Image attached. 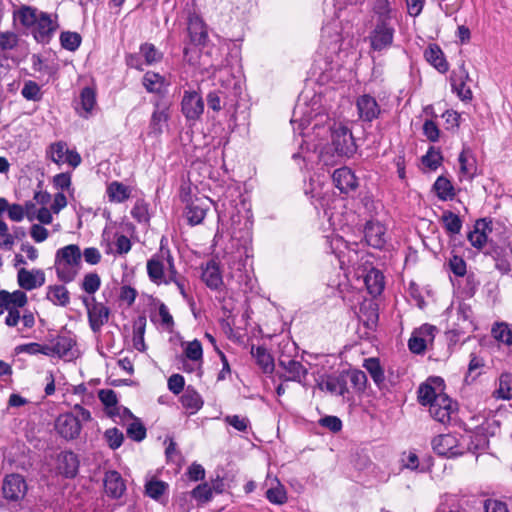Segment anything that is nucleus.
Wrapping results in <instances>:
<instances>
[{
	"instance_id": "nucleus-44",
	"label": "nucleus",
	"mask_w": 512,
	"mask_h": 512,
	"mask_svg": "<svg viewBox=\"0 0 512 512\" xmlns=\"http://www.w3.org/2000/svg\"><path fill=\"white\" fill-rule=\"evenodd\" d=\"M441 222L443 223V226L448 234L455 235L460 233L462 228V220L452 211H444L441 216Z\"/></svg>"
},
{
	"instance_id": "nucleus-1",
	"label": "nucleus",
	"mask_w": 512,
	"mask_h": 512,
	"mask_svg": "<svg viewBox=\"0 0 512 512\" xmlns=\"http://www.w3.org/2000/svg\"><path fill=\"white\" fill-rule=\"evenodd\" d=\"M13 17L16 23L42 44L49 43L58 28L56 18L53 19L50 14L31 6H21L14 11Z\"/></svg>"
},
{
	"instance_id": "nucleus-7",
	"label": "nucleus",
	"mask_w": 512,
	"mask_h": 512,
	"mask_svg": "<svg viewBox=\"0 0 512 512\" xmlns=\"http://www.w3.org/2000/svg\"><path fill=\"white\" fill-rule=\"evenodd\" d=\"M331 130V147L337 157H351L357 150V146L350 129L339 123L329 126Z\"/></svg>"
},
{
	"instance_id": "nucleus-2",
	"label": "nucleus",
	"mask_w": 512,
	"mask_h": 512,
	"mask_svg": "<svg viewBox=\"0 0 512 512\" xmlns=\"http://www.w3.org/2000/svg\"><path fill=\"white\" fill-rule=\"evenodd\" d=\"M328 120V114L321 110L319 96H313L309 103L307 97L300 96L293 110L291 124L294 132L298 131L299 135L306 136L308 133L305 131L309 127L315 132L321 129Z\"/></svg>"
},
{
	"instance_id": "nucleus-33",
	"label": "nucleus",
	"mask_w": 512,
	"mask_h": 512,
	"mask_svg": "<svg viewBox=\"0 0 512 512\" xmlns=\"http://www.w3.org/2000/svg\"><path fill=\"white\" fill-rule=\"evenodd\" d=\"M364 282L369 294L374 297L380 295L385 287L383 273L375 268L368 271L364 278Z\"/></svg>"
},
{
	"instance_id": "nucleus-10",
	"label": "nucleus",
	"mask_w": 512,
	"mask_h": 512,
	"mask_svg": "<svg viewBox=\"0 0 512 512\" xmlns=\"http://www.w3.org/2000/svg\"><path fill=\"white\" fill-rule=\"evenodd\" d=\"M82 303L86 308L88 323L94 333H99L102 327L108 322L110 309L101 302L96 301L94 296L82 297Z\"/></svg>"
},
{
	"instance_id": "nucleus-52",
	"label": "nucleus",
	"mask_w": 512,
	"mask_h": 512,
	"mask_svg": "<svg viewBox=\"0 0 512 512\" xmlns=\"http://www.w3.org/2000/svg\"><path fill=\"white\" fill-rule=\"evenodd\" d=\"M190 494L198 503L203 504L211 500L212 488L208 483H202L197 485Z\"/></svg>"
},
{
	"instance_id": "nucleus-11",
	"label": "nucleus",
	"mask_w": 512,
	"mask_h": 512,
	"mask_svg": "<svg viewBox=\"0 0 512 512\" xmlns=\"http://www.w3.org/2000/svg\"><path fill=\"white\" fill-rule=\"evenodd\" d=\"M444 388L445 383L441 377H429L418 388V402L423 406H429L440 396H447L444 393Z\"/></svg>"
},
{
	"instance_id": "nucleus-39",
	"label": "nucleus",
	"mask_w": 512,
	"mask_h": 512,
	"mask_svg": "<svg viewBox=\"0 0 512 512\" xmlns=\"http://www.w3.org/2000/svg\"><path fill=\"white\" fill-rule=\"evenodd\" d=\"M363 367L370 374L374 383L381 388L385 381L384 370L378 358H368L364 360Z\"/></svg>"
},
{
	"instance_id": "nucleus-21",
	"label": "nucleus",
	"mask_w": 512,
	"mask_h": 512,
	"mask_svg": "<svg viewBox=\"0 0 512 512\" xmlns=\"http://www.w3.org/2000/svg\"><path fill=\"white\" fill-rule=\"evenodd\" d=\"M366 243L376 249L384 248L386 239V227L379 221H368L364 227Z\"/></svg>"
},
{
	"instance_id": "nucleus-48",
	"label": "nucleus",
	"mask_w": 512,
	"mask_h": 512,
	"mask_svg": "<svg viewBox=\"0 0 512 512\" xmlns=\"http://www.w3.org/2000/svg\"><path fill=\"white\" fill-rule=\"evenodd\" d=\"M360 319L369 329L375 327L378 321L377 306L372 303H370L368 306H362L360 308Z\"/></svg>"
},
{
	"instance_id": "nucleus-56",
	"label": "nucleus",
	"mask_w": 512,
	"mask_h": 512,
	"mask_svg": "<svg viewBox=\"0 0 512 512\" xmlns=\"http://www.w3.org/2000/svg\"><path fill=\"white\" fill-rule=\"evenodd\" d=\"M185 356L191 361H202L203 349L201 342L197 339L188 342L184 349Z\"/></svg>"
},
{
	"instance_id": "nucleus-6",
	"label": "nucleus",
	"mask_w": 512,
	"mask_h": 512,
	"mask_svg": "<svg viewBox=\"0 0 512 512\" xmlns=\"http://www.w3.org/2000/svg\"><path fill=\"white\" fill-rule=\"evenodd\" d=\"M326 245L337 257L342 269L359 266L363 253L358 249L357 243H350L342 236L332 233L326 236Z\"/></svg>"
},
{
	"instance_id": "nucleus-54",
	"label": "nucleus",
	"mask_w": 512,
	"mask_h": 512,
	"mask_svg": "<svg viewBox=\"0 0 512 512\" xmlns=\"http://www.w3.org/2000/svg\"><path fill=\"white\" fill-rule=\"evenodd\" d=\"M101 285V279L97 273H88L84 276L81 288L88 294L96 293Z\"/></svg>"
},
{
	"instance_id": "nucleus-28",
	"label": "nucleus",
	"mask_w": 512,
	"mask_h": 512,
	"mask_svg": "<svg viewBox=\"0 0 512 512\" xmlns=\"http://www.w3.org/2000/svg\"><path fill=\"white\" fill-rule=\"evenodd\" d=\"M322 47L327 48V53H338L341 45V35L339 34L336 25L327 24L322 28L321 36Z\"/></svg>"
},
{
	"instance_id": "nucleus-53",
	"label": "nucleus",
	"mask_w": 512,
	"mask_h": 512,
	"mask_svg": "<svg viewBox=\"0 0 512 512\" xmlns=\"http://www.w3.org/2000/svg\"><path fill=\"white\" fill-rule=\"evenodd\" d=\"M104 439L112 450H116L122 445L124 435L118 428L114 427L104 432Z\"/></svg>"
},
{
	"instance_id": "nucleus-59",
	"label": "nucleus",
	"mask_w": 512,
	"mask_h": 512,
	"mask_svg": "<svg viewBox=\"0 0 512 512\" xmlns=\"http://www.w3.org/2000/svg\"><path fill=\"white\" fill-rule=\"evenodd\" d=\"M424 58L430 64H443L445 61L442 50L435 44L429 45L424 51Z\"/></svg>"
},
{
	"instance_id": "nucleus-62",
	"label": "nucleus",
	"mask_w": 512,
	"mask_h": 512,
	"mask_svg": "<svg viewBox=\"0 0 512 512\" xmlns=\"http://www.w3.org/2000/svg\"><path fill=\"white\" fill-rule=\"evenodd\" d=\"M224 420L239 432H247L250 425V421L247 417H241L239 415H228Z\"/></svg>"
},
{
	"instance_id": "nucleus-17",
	"label": "nucleus",
	"mask_w": 512,
	"mask_h": 512,
	"mask_svg": "<svg viewBox=\"0 0 512 512\" xmlns=\"http://www.w3.org/2000/svg\"><path fill=\"white\" fill-rule=\"evenodd\" d=\"M358 117L363 122H369L379 118L381 107L376 98L370 94H362L356 99Z\"/></svg>"
},
{
	"instance_id": "nucleus-15",
	"label": "nucleus",
	"mask_w": 512,
	"mask_h": 512,
	"mask_svg": "<svg viewBox=\"0 0 512 512\" xmlns=\"http://www.w3.org/2000/svg\"><path fill=\"white\" fill-rule=\"evenodd\" d=\"M55 429L61 437L72 440L80 435L82 425L79 418L73 413H64L57 417Z\"/></svg>"
},
{
	"instance_id": "nucleus-45",
	"label": "nucleus",
	"mask_w": 512,
	"mask_h": 512,
	"mask_svg": "<svg viewBox=\"0 0 512 512\" xmlns=\"http://www.w3.org/2000/svg\"><path fill=\"white\" fill-rule=\"evenodd\" d=\"M56 356L68 357L72 356L71 350L75 346V341L70 336H58L54 342Z\"/></svg>"
},
{
	"instance_id": "nucleus-32",
	"label": "nucleus",
	"mask_w": 512,
	"mask_h": 512,
	"mask_svg": "<svg viewBox=\"0 0 512 512\" xmlns=\"http://www.w3.org/2000/svg\"><path fill=\"white\" fill-rule=\"evenodd\" d=\"M143 85L148 92L162 95L166 91L168 82L159 73L148 71L143 77Z\"/></svg>"
},
{
	"instance_id": "nucleus-36",
	"label": "nucleus",
	"mask_w": 512,
	"mask_h": 512,
	"mask_svg": "<svg viewBox=\"0 0 512 512\" xmlns=\"http://www.w3.org/2000/svg\"><path fill=\"white\" fill-rule=\"evenodd\" d=\"M46 297L54 305L65 307L70 302V293L63 285H53L47 288Z\"/></svg>"
},
{
	"instance_id": "nucleus-8",
	"label": "nucleus",
	"mask_w": 512,
	"mask_h": 512,
	"mask_svg": "<svg viewBox=\"0 0 512 512\" xmlns=\"http://www.w3.org/2000/svg\"><path fill=\"white\" fill-rule=\"evenodd\" d=\"M208 40V31L203 19L195 12H189L187 16L186 38L184 40V55L189 52L188 45L199 47L205 45Z\"/></svg>"
},
{
	"instance_id": "nucleus-18",
	"label": "nucleus",
	"mask_w": 512,
	"mask_h": 512,
	"mask_svg": "<svg viewBox=\"0 0 512 512\" xmlns=\"http://www.w3.org/2000/svg\"><path fill=\"white\" fill-rule=\"evenodd\" d=\"M181 110L187 120L200 119L204 112L203 98L196 91H185L181 101Z\"/></svg>"
},
{
	"instance_id": "nucleus-5",
	"label": "nucleus",
	"mask_w": 512,
	"mask_h": 512,
	"mask_svg": "<svg viewBox=\"0 0 512 512\" xmlns=\"http://www.w3.org/2000/svg\"><path fill=\"white\" fill-rule=\"evenodd\" d=\"M82 254L76 244L64 246L56 251L54 267L57 277L64 283L72 282L81 268Z\"/></svg>"
},
{
	"instance_id": "nucleus-40",
	"label": "nucleus",
	"mask_w": 512,
	"mask_h": 512,
	"mask_svg": "<svg viewBox=\"0 0 512 512\" xmlns=\"http://www.w3.org/2000/svg\"><path fill=\"white\" fill-rule=\"evenodd\" d=\"M433 188L437 197L442 201L452 200L455 196L451 181L444 176H439L436 179Z\"/></svg>"
},
{
	"instance_id": "nucleus-55",
	"label": "nucleus",
	"mask_w": 512,
	"mask_h": 512,
	"mask_svg": "<svg viewBox=\"0 0 512 512\" xmlns=\"http://www.w3.org/2000/svg\"><path fill=\"white\" fill-rule=\"evenodd\" d=\"M21 94L25 99L32 101H39L42 97L39 85L31 80L24 83Z\"/></svg>"
},
{
	"instance_id": "nucleus-58",
	"label": "nucleus",
	"mask_w": 512,
	"mask_h": 512,
	"mask_svg": "<svg viewBox=\"0 0 512 512\" xmlns=\"http://www.w3.org/2000/svg\"><path fill=\"white\" fill-rule=\"evenodd\" d=\"M126 432H127V436L136 442H141L146 437V428L138 420H135L134 422H132L127 427Z\"/></svg>"
},
{
	"instance_id": "nucleus-38",
	"label": "nucleus",
	"mask_w": 512,
	"mask_h": 512,
	"mask_svg": "<svg viewBox=\"0 0 512 512\" xmlns=\"http://www.w3.org/2000/svg\"><path fill=\"white\" fill-rule=\"evenodd\" d=\"M107 195L111 202L122 203L129 199L131 190L123 183L113 181L107 186Z\"/></svg>"
},
{
	"instance_id": "nucleus-41",
	"label": "nucleus",
	"mask_w": 512,
	"mask_h": 512,
	"mask_svg": "<svg viewBox=\"0 0 512 512\" xmlns=\"http://www.w3.org/2000/svg\"><path fill=\"white\" fill-rule=\"evenodd\" d=\"M206 101L208 109L214 112H219L223 108L232 106V104L228 102L226 92L220 89L209 92Z\"/></svg>"
},
{
	"instance_id": "nucleus-51",
	"label": "nucleus",
	"mask_w": 512,
	"mask_h": 512,
	"mask_svg": "<svg viewBox=\"0 0 512 512\" xmlns=\"http://www.w3.org/2000/svg\"><path fill=\"white\" fill-rule=\"evenodd\" d=\"M82 38L77 32H62L60 35V42L63 48L74 51L81 44Z\"/></svg>"
},
{
	"instance_id": "nucleus-57",
	"label": "nucleus",
	"mask_w": 512,
	"mask_h": 512,
	"mask_svg": "<svg viewBox=\"0 0 512 512\" xmlns=\"http://www.w3.org/2000/svg\"><path fill=\"white\" fill-rule=\"evenodd\" d=\"M483 367L484 360L478 355L471 353L466 380L468 377H471L472 380H475L481 374V369Z\"/></svg>"
},
{
	"instance_id": "nucleus-13",
	"label": "nucleus",
	"mask_w": 512,
	"mask_h": 512,
	"mask_svg": "<svg viewBox=\"0 0 512 512\" xmlns=\"http://www.w3.org/2000/svg\"><path fill=\"white\" fill-rule=\"evenodd\" d=\"M3 497L8 501H18L27 492V484L24 477L17 473L6 475L2 485Z\"/></svg>"
},
{
	"instance_id": "nucleus-26",
	"label": "nucleus",
	"mask_w": 512,
	"mask_h": 512,
	"mask_svg": "<svg viewBox=\"0 0 512 512\" xmlns=\"http://www.w3.org/2000/svg\"><path fill=\"white\" fill-rule=\"evenodd\" d=\"M104 489L106 494L114 499H118L123 495L126 487L119 472L111 470L105 473Z\"/></svg>"
},
{
	"instance_id": "nucleus-12",
	"label": "nucleus",
	"mask_w": 512,
	"mask_h": 512,
	"mask_svg": "<svg viewBox=\"0 0 512 512\" xmlns=\"http://www.w3.org/2000/svg\"><path fill=\"white\" fill-rule=\"evenodd\" d=\"M47 157L56 164L68 163L73 168L81 163V157L75 150H69L64 141L52 143L47 149Z\"/></svg>"
},
{
	"instance_id": "nucleus-46",
	"label": "nucleus",
	"mask_w": 512,
	"mask_h": 512,
	"mask_svg": "<svg viewBox=\"0 0 512 512\" xmlns=\"http://www.w3.org/2000/svg\"><path fill=\"white\" fill-rule=\"evenodd\" d=\"M491 332L496 340L503 342L508 346L512 345V330L509 328L507 323H495Z\"/></svg>"
},
{
	"instance_id": "nucleus-20",
	"label": "nucleus",
	"mask_w": 512,
	"mask_h": 512,
	"mask_svg": "<svg viewBox=\"0 0 512 512\" xmlns=\"http://www.w3.org/2000/svg\"><path fill=\"white\" fill-rule=\"evenodd\" d=\"M278 365L288 374L279 375V378L285 381L301 383L308 373L307 369L302 365L300 361L294 358H288L284 355H279Z\"/></svg>"
},
{
	"instance_id": "nucleus-37",
	"label": "nucleus",
	"mask_w": 512,
	"mask_h": 512,
	"mask_svg": "<svg viewBox=\"0 0 512 512\" xmlns=\"http://www.w3.org/2000/svg\"><path fill=\"white\" fill-rule=\"evenodd\" d=\"M251 353L264 373L271 374L274 371L275 365L273 357L265 347L258 346L256 349L252 348Z\"/></svg>"
},
{
	"instance_id": "nucleus-19",
	"label": "nucleus",
	"mask_w": 512,
	"mask_h": 512,
	"mask_svg": "<svg viewBox=\"0 0 512 512\" xmlns=\"http://www.w3.org/2000/svg\"><path fill=\"white\" fill-rule=\"evenodd\" d=\"M169 105L166 102L161 100H156L154 102V111L150 118V123L148 126V135L153 137L160 136L164 127L167 125L169 120Z\"/></svg>"
},
{
	"instance_id": "nucleus-4",
	"label": "nucleus",
	"mask_w": 512,
	"mask_h": 512,
	"mask_svg": "<svg viewBox=\"0 0 512 512\" xmlns=\"http://www.w3.org/2000/svg\"><path fill=\"white\" fill-rule=\"evenodd\" d=\"M147 275L150 281L156 285H167V278L178 272L175 260L169 248L161 241L160 249L147 261Z\"/></svg>"
},
{
	"instance_id": "nucleus-43",
	"label": "nucleus",
	"mask_w": 512,
	"mask_h": 512,
	"mask_svg": "<svg viewBox=\"0 0 512 512\" xmlns=\"http://www.w3.org/2000/svg\"><path fill=\"white\" fill-rule=\"evenodd\" d=\"M207 209L203 207L198 202H191L186 206L185 209V216L187 218V221L190 225H198L200 224L205 216H206Z\"/></svg>"
},
{
	"instance_id": "nucleus-34",
	"label": "nucleus",
	"mask_w": 512,
	"mask_h": 512,
	"mask_svg": "<svg viewBox=\"0 0 512 512\" xmlns=\"http://www.w3.org/2000/svg\"><path fill=\"white\" fill-rule=\"evenodd\" d=\"M493 398L497 400L512 399V374L502 373L498 378L497 388L492 393Z\"/></svg>"
},
{
	"instance_id": "nucleus-16",
	"label": "nucleus",
	"mask_w": 512,
	"mask_h": 512,
	"mask_svg": "<svg viewBox=\"0 0 512 512\" xmlns=\"http://www.w3.org/2000/svg\"><path fill=\"white\" fill-rule=\"evenodd\" d=\"M471 81L472 80L468 71L465 69V66H457L452 70L450 75L451 88L462 101H468L472 98L471 89L467 85V82Z\"/></svg>"
},
{
	"instance_id": "nucleus-31",
	"label": "nucleus",
	"mask_w": 512,
	"mask_h": 512,
	"mask_svg": "<svg viewBox=\"0 0 512 512\" xmlns=\"http://www.w3.org/2000/svg\"><path fill=\"white\" fill-rule=\"evenodd\" d=\"M180 402L189 415L197 413L204 404L201 395L192 386L184 390Z\"/></svg>"
},
{
	"instance_id": "nucleus-24",
	"label": "nucleus",
	"mask_w": 512,
	"mask_h": 512,
	"mask_svg": "<svg viewBox=\"0 0 512 512\" xmlns=\"http://www.w3.org/2000/svg\"><path fill=\"white\" fill-rule=\"evenodd\" d=\"M334 185L342 192L348 193L358 186L357 178L348 167L336 169L332 174Z\"/></svg>"
},
{
	"instance_id": "nucleus-3",
	"label": "nucleus",
	"mask_w": 512,
	"mask_h": 512,
	"mask_svg": "<svg viewBox=\"0 0 512 512\" xmlns=\"http://www.w3.org/2000/svg\"><path fill=\"white\" fill-rule=\"evenodd\" d=\"M251 252V248L244 246L242 249L228 254L225 258L230 278L239 285L244 293L252 292L257 282L250 262Z\"/></svg>"
},
{
	"instance_id": "nucleus-22",
	"label": "nucleus",
	"mask_w": 512,
	"mask_h": 512,
	"mask_svg": "<svg viewBox=\"0 0 512 512\" xmlns=\"http://www.w3.org/2000/svg\"><path fill=\"white\" fill-rule=\"evenodd\" d=\"M17 281L22 289L31 291L45 283V274L40 269L27 270L21 268L17 273Z\"/></svg>"
},
{
	"instance_id": "nucleus-61",
	"label": "nucleus",
	"mask_w": 512,
	"mask_h": 512,
	"mask_svg": "<svg viewBox=\"0 0 512 512\" xmlns=\"http://www.w3.org/2000/svg\"><path fill=\"white\" fill-rule=\"evenodd\" d=\"M140 52L145 58L147 64L159 62L162 58V54L155 48L154 45L145 43L141 46Z\"/></svg>"
},
{
	"instance_id": "nucleus-14",
	"label": "nucleus",
	"mask_w": 512,
	"mask_h": 512,
	"mask_svg": "<svg viewBox=\"0 0 512 512\" xmlns=\"http://www.w3.org/2000/svg\"><path fill=\"white\" fill-rule=\"evenodd\" d=\"M394 28L387 19L378 20L370 34L371 46L374 50H382L393 42Z\"/></svg>"
},
{
	"instance_id": "nucleus-63",
	"label": "nucleus",
	"mask_w": 512,
	"mask_h": 512,
	"mask_svg": "<svg viewBox=\"0 0 512 512\" xmlns=\"http://www.w3.org/2000/svg\"><path fill=\"white\" fill-rule=\"evenodd\" d=\"M449 270L456 276L462 277L466 274V262L457 255H453L448 261Z\"/></svg>"
},
{
	"instance_id": "nucleus-29",
	"label": "nucleus",
	"mask_w": 512,
	"mask_h": 512,
	"mask_svg": "<svg viewBox=\"0 0 512 512\" xmlns=\"http://www.w3.org/2000/svg\"><path fill=\"white\" fill-rule=\"evenodd\" d=\"M202 281L212 290H218L222 284V274L218 264L214 260L207 262L202 270Z\"/></svg>"
},
{
	"instance_id": "nucleus-49",
	"label": "nucleus",
	"mask_w": 512,
	"mask_h": 512,
	"mask_svg": "<svg viewBox=\"0 0 512 512\" xmlns=\"http://www.w3.org/2000/svg\"><path fill=\"white\" fill-rule=\"evenodd\" d=\"M342 373L347 376V382L350 381L357 391H363L365 389L367 376L363 371L354 369Z\"/></svg>"
},
{
	"instance_id": "nucleus-35",
	"label": "nucleus",
	"mask_w": 512,
	"mask_h": 512,
	"mask_svg": "<svg viewBox=\"0 0 512 512\" xmlns=\"http://www.w3.org/2000/svg\"><path fill=\"white\" fill-rule=\"evenodd\" d=\"M96 105V93L91 87H85L80 93V109L77 111L81 117L87 118Z\"/></svg>"
},
{
	"instance_id": "nucleus-9",
	"label": "nucleus",
	"mask_w": 512,
	"mask_h": 512,
	"mask_svg": "<svg viewBox=\"0 0 512 512\" xmlns=\"http://www.w3.org/2000/svg\"><path fill=\"white\" fill-rule=\"evenodd\" d=\"M465 438H458L453 434H442L433 438L432 447L435 453L447 458L463 455L468 447L464 444Z\"/></svg>"
},
{
	"instance_id": "nucleus-25",
	"label": "nucleus",
	"mask_w": 512,
	"mask_h": 512,
	"mask_svg": "<svg viewBox=\"0 0 512 512\" xmlns=\"http://www.w3.org/2000/svg\"><path fill=\"white\" fill-rule=\"evenodd\" d=\"M319 387L321 390H326L331 394L342 396L343 398H346V395L349 394L347 376L343 375V373H340L339 375L336 376H328L326 380H323L319 384Z\"/></svg>"
},
{
	"instance_id": "nucleus-64",
	"label": "nucleus",
	"mask_w": 512,
	"mask_h": 512,
	"mask_svg": "<svg viewBox=\"0 0 512 512\" xmlns=\"http://www.w3.org/2000/svg\"><path fill=\"white\" fill-rule=\"evenodd\" d=\"M483 508L484 512H509L505 502L493 498L486 499Z\"/></svg>"
},
{
	"instance_id": "nucleus-42",
	"label": "nucleus",
	"mask_w": 512,
	"mask_h": 512,
	"mask_svg": "<svg viewBox=\"0 0 512 512\" xmlns=\"http://www.w3.org/2000/svg\"><path fill=\"white\" fill-rule=\"evenodd\" d=\"M98 397L103 405L109 409L108 414L111 417L120 415V407L117 406V394L112 389H102L98 393Z\"/></svg>"
},
{
	"instance_id": "nucleus-30",
	"label": "nucleus",
	"mask_w": 512,
	"mask_h": 512,
	"mask_svg": "<svg viewBox=\"0 0 512 512\" xmlns=\"http://www.w3.org/2000/svg\"><path fill=\"white\" fill-rule=\"evenodd\" d=\"M491 221L486 219H479L474 225V229L470 231L467 238L471 245L477 249H481L487 242L486 231H491Z\"/></svg>"
},
{
	"instance_id": "nucleus-50",
	"label": "nucleus",
	"mask_w": 512,
	"mask_h": 512,
	"mask_svg": "<svg viewBox=\"0 0 512 512\" xmlns=\"http://www.w3.org/2000/svg\"><path fill=\"white\" fill-rule=\"evenodd\" d=\"M442 155L439 150L434 147H430L426 154L422 156V164L430 170H436L442 162Z\"/></svg>"
},
{
	"instance_id": "nucleus-27",
	"label": "nucleus",
	"mask_w": 512,
	"mask_h": 512,
	"mask_svg": "<svg viewBox=\"0 0 512 512\" xmlns=\"http://www.w3.org/2000/svg\"><path fill=\"white\" fill-rule=\"evenodd\" d=\"M59 472L66 478H73L79 469L78 456L72 451H63L58 456Z\"/></svg>"
},
{
	"instance_id": "nucleus-23",
	"label": "nucleus",
	"mask_w": 512,
	"mask_h": 512,
	"mask_svg": "<svg viewBox=\"0 0 512 512\" xmlns=\"http://www.w3.org/2000/svg\"><path fill=\"white\" fill-rule=\"evenodd\" d=\"M430 415L436 421L446 424L451 419V414L453 412V405L451 398L447 396H440L436 399V402L429 405Z\"/></svg>"
},
{
	"instance_id": "nucleus-60",
	"label": "nucleus",
	"mask_w": 512,
	"mask_h": 512,
	"mask_svg": "<svg viewBox=\"0 0 512 512\" xmlns=\"http://www.w3.org/2000/svg\"><path fill=\"white\" fill-rule=\"evenodd\" d=\"M266 498L272 504L282 505L287 501V494L282 486L270 488L266 491Z\"/></svg>"
},
{
	"instance_id": "nucleus-47",
	"label": "nucleus",
	"mask_w": 512,
	"mask_h": 512,
	"mask_svg": "<svg viewBox=\"0 0 512 512\" xmlns=\"http://www.w3.org/2000/svg\"><path fill=\"white\" fill-rule=\"evenodd\" d=\"M168 484L161 480H150L145 484V493L154 500H159L166 493Z\"/></svg>"
}]
</instances>
